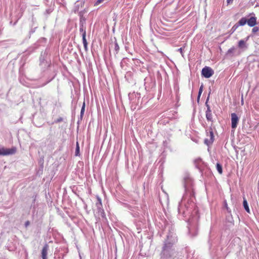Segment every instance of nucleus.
Returning a JSON list of instances; mask_svg holds the SVG:
<instances>
[{"instance_id":"12","label":"nucleus","mask_w":259,"mask_h":259,"mask_svg":"<svg viewBox=\"0 0 259 259\" xmlns=\"http://www.w3.org/2000/svg\"><path fill=\"white\" fill-rule=\"evenodd\" d=\"M246 23H247V19L243 17L238 21V22L237 24L238 25H239V26H243Z\"/></svg>"},{"instance_id":"21","label":"nucleus","mask_w":259,"mask_h":259,"mask_svg":"<svg viewBox=\"0 0 259 259\" xmlns=\"http://www.w3.org/2000/svg\"><path fill=\"white\" fill-rule=\"evenodd\" d=\"M30 225V222L29 221H26L25 223V227L27 228Z\"/></svg>"},{"instance_id":"17","label":"nucleus","mask_w":259,"mask_h":259,"mask_svg":"<svg viewBox=\"0 0 259 259\" xmlns=\"http://www.w3.org/2000/svg\"><path fill=\"white\" fill-rule=\"evenodd\" d=\"M238 27L239 25H238L237 23L235 24L231 28L232 33H233Z\"/></svg>"},{"instance_id":"14","label":"nucleus","mask_w":259,"mask_h":259,"mask_svg":"<svg viewBox=\"0 0 259 259\" xmlns=\"http://www.w3.org/2000/svg\"><path fill=\"white\" fill-rule=\"evenodd\" d=\"M75 153L76 156H78L79 154V146L78 142L76 143V147Z\"/></svg>"},{"instance_id":"8","label":"nucleus","mask_w":259,"mask_h":259,"mask_svg":"<svg viewBox=\"0 0 259 259\" xmlns=\"http://www.w3.org/2000/svg\"><path fill=\"white\" fill-rule=\"evenodd\" d=\"M49 248V246L48 244H45L44 246L42 251H41V254H42V259H47V252Z\"/></svg>"},{"instance_id":"19","label":"nucleus","mask_w":259,"mask_h":259,"mask_svg":"<svg viewBox=\"0 0 259 259\" xmlns=\"http://www.w3.org/2000/svg\"><path fill=\"white\" fill-rule=\"evenodd\" d=\"M202 91H203V85H201L200 89H199V93H198V98H199V97L200 96L202 92Z\"/></svg>"},{"instance_id":"11","label":"nucleus","mask_w":259,"mask_h":259,"mask_svg":"<svg viewBox=\"0 0 259 259\" xmlns=\"http://www.w3.org/2000/svg\"><path fill=\"white\" fill-rule=\"evenodd\" d=\"M243 206H244V208L245 209V210L248 213H250V209H249V206L248 205L247 200H246V199L245 198H243Z\"/></svg>"},{"instance_id":"4","label":"nucleus","mask_w":259,"mask_h":259,"mask_svg":"<svg viewBox=\"0 0 259 259\" xmlns=\"http://www.w3.org/2000/svg\"><path fill=\"white\" fill-rule=\"evenodd\" d=\"M239 121V118L235 113L231 114V126L232 128H236Z\"/></svg>"},{"instance_id":"22","label":"nucleus","mask_w":259,"mask_h":259,"mask_svg":"<svg viewBox=\"0 0 259 259\" xmlns=\"http://www.w3.org/2000/svg\"><path fill=\"white\" fill-rule=\"evenodd\" d=\"M178 51H179L180 52V53L183 55V48H181L179 49Z\"/></svg>"},{"instance_id":"18","label":"nucleus","mask_w":259,"mask_h":259,"mask_svg":"<svg viewBox=\"0 0 259 259\" xmlns=\"http://www.w3.org/2000/svg\"><path fill=\"white\" fill-rule=\"evenodd\" d=\"M259 31V26H255L252 29V32L256 33Z\"/></svg>"},{"instance_id":"13","label":"nucleus","mask_w":259,"mask_h":259,"mask_svg":"<svg viewBox=\"0 0 259 259\" xmlns=\"http://www.w3.org/2000/svg\"><path fill=\"white\" fill-rule=\"evenodd\" d=\"M216 167L219 173L222 174L223 173V168L221 164L219 163H217Z\"/></svg>"},{"instance_id":"23","label":"nucleus","mask_w":259,"mask_h":259,"mask_svg":"<svg viewBox=\"0 0 259 259\" xmlns=\"http://www.w3.org/2000/svg\"><path fill=\"white\" fill-rule=\"evenodd\" d=\"M233 0H227V3L230 4L231 2H232Z\"/></svg>"},{"instance_id":"3","label":"nucleus","mask_w":259,"mask_h":259,"mask_svg":"<svg viewBox=\"0 0 259 259\" xmlns=\"http://www.w3.org/2000/svg\"><path fill=\"white\" fill-rule=\"evenodd\" d=\"M207 138L204 140V143L207 146L211 145L214 141V135L213 132L210 131L207 133Z\"/></svg>"},{"instance_id":"2","label":"nucleus","mask_w":259,"mask_h":259,"mask_svg":"<svg viewBox=\"0 0 259 259\" xmlns=\"http://www.w3.org/2000/svg\"><path fill=\"white\" fill-rule=\"evenodd\" d=\"M214 72L213 70L209 67L205 66L202 70V75L205 78H209L211 77Z\"/></svg>"},{"instance_id":"7","label":"nucleus","mask_w":259,"mask_h":259,"mask_svg":"<svg viewBox=\"0 0 259 259\" xmlns=\"http://www.w3.org/2000/svg\"><path fill=\"white\" fill-rule=\"evenodd\" d=\"M97 199L98 202L96 204V206L98 208V211L102 213L103 212V210L102 209L101 199L98 196H97Z\"/></svg>"},{"instance_id":"9","label":"nucleus","mask_w":259,"mask_h":259,"mask_svg":"<svg viewBox=\"0 0 259 259\" xmlns=\"http://www.w3.org/2000/svg\"><path fill=\"white\" fill-rule=\"evenodd\" d=\"M82 41L83 44V46L85 51L88 50V42L86 39V32L84 31L82 34Z\"/></svg>"},{"instance_id":"10","label":"nucleus","mask_w":259,"mask_h":259,"mask_svg":"<svg viewBox=\"0 0 259 259\" xmlns=\"http://www.w3.org/2000/svg\"><path fill=\"white\" fill-rule=\"evenodd\" d=\"M246 41H247V40L246 41H245L242 39L239 40L238 42V47L240 49L246 48L247 47L246 44Z\"/></svg>"},{"instance_id":"5","label":"nucleus","mask_w":259,"mask_h":259,"mask_svg":"<svg viewBox=\"0 0 259 259\" xmlns=\"http://www.w3.org/2000/svg\"><path fill=\"white\" fill-rule=\"evenodd\" d=\"M207 110L206 111V118L208 121L212 122V115L210 106L206 103Z\"/></svg>"},{"instance_id":"1","label":"nucleus","mask_w":259,"mask_h":259,"mask_svg":"<svg viewBox=\"0 0 259 259\" xmlns=\"http://www.w3.org/2000/svg\"><path fill=\"white\" fill-rule=\"evenodd\" d=\"M16 148L12 147L10 149H7L5 148H0V155L6 156L9 155H12L16 152Z\"/></svg>"},{"instance_id":"15","label":"nucleus","mask_w":259,"mask_h":259,"mask_svg":"<svg viewBox=\"0 0 259 259\" xmlns=\"http://www.w3.org/2000/svg\"><path fill=\"white\" fill-rule=\"evenodd\" d=\"M84 110H85V102H84L83 103V105H82V108L81 109V111H80V116H82L83 115Z\"/></svg>"},{"instance_id":"16","label":"nucleus","mask_w":259,"mask_h":259,"mask_svg":"<svg viewBox=\"0 0 259 259\" xmlns=\"http://www.w3.org/2000/svg\"><path fill=\"white\" fill-rule=\"evenodd\" d=\"M113 45L114 46V49L116 52H118L119 50V47L116 41H115Z\"/></svg>"},{"instance_id":"6","label":"nucleus","mask_w":259,"mask_h":259,"mask_svg":"<svg viewBox=\"0 0 259 259\" xmlns=\"http://www.w3.org/2000/svg\"><path fill=\"white\" fill-rule=\"evenodd\" d=\"M247 23L250 27L254 26L256 23V18L255 17H251L247 20Z\"/></svg>"},{"instance_id":"20","label":"nucleus","mask_w":259,"mask_h":259,"mask_svg":"<svg viewBox=\"0 0 259 259\" xmlns=\"http://www.w3.org/2000/svg\"><path fill=\"white\" fill-rule=\"evenodd\" d=\"M235 50V48H232L231 49H230L228 51V53H232L233 52V51Z\"/></svg>"}]
</instances>
